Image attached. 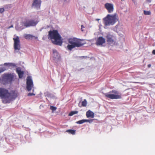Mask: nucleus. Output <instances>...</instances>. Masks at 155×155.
Returning <instances> with one entry per match:
<instances>
[{"mask_svg": "<svg viewBox=\"0 0 155 155\" xmlns=\"http://www.w3.org/2000/svg\"><path fill=\"white\" fill-rule=\"evenodd\" d=\"M35 94L32 93H29L28 94V96H31L33 95H35Z\"/></svg>", "mask_w": 155, "mask_h": 155, "instance_id": "28", "label": "nucleus"}, {"mask_svg": "<svg viewBox=\"0 0 155 155\" xmlns=\"http://www.w3.org/2000/svg\"><path fill=\"white\" fill-rule=\"evenodd\" d=\"M100 20V19H95V20H97V21H98V20Z\"/></svg>", "mask_w": 155, "mask_h": 155, "instance_id": "34", "label": "nucleus"}, {"mask_svg": "<svg viewBox=\"0 0 155 155\" xmlns=\"http://www.w3.org/2000/svg\"><path fill=\"white\" fill-rule=\"evenodd\" d=\"M53 53L54 54H58V52L56 50H53Z\"/></svg>", "mask_w": 155, "mask_h": 155, "instance_id": "27", "label": "nucleus"}, {"mask_svg": "<svg viewBox=\"0 0 155 155\" xmlns=\"http://www.w3.org/2000/svg\"><path fill=\"white\" fill-rule=\"evenodd\" d=\"M86 116L87 118L90 117L93 118L94 117V113L91 110H89L86 112Z\"/></svg>", "mask_w": 155, "mask_h": 155, "instance_id": "16", "label": "nucleus"}, {"mask_svg": "<svg viewBox=\"0 0 155 155\" xmlns=\"http://www.w3.org/2000/svg\"><path fill=\"white\" fill-rule=\"evenodd\" d=\"M48 37L54 44L60 46L61 45L62 42L61 40V37L57 30H54L49 31Z\"/></svg>", "mask_w": 155, "mask_h": 155, "instance_id": "3", "label": "nucleus"}, {"mask_svg": "<svg viewBox=\"0 0 155 155\" xmlns=\"http://www.w3.org/2000/svg\"><path fill=\"white\" fill-rule=\"evenodd\" d=\"M25 38L27 40H32L34 38L35 39H37L38 37L33 36L32 35L30 34H25L24 35Z\"/></svg>", "mask_w": 155, "mask_h": 155, "instance_id": "15", "label": "nucleus"}, {"mask_svg": "<svg viewBox=\"0 0 155 155\" xmlns=\"http://www.w3.org/2000/svg\"><path fill=\"white\" fill-rule=\"evenodd\" d=\"M82 106H80V103L78 104V106L81 107L82 106L83 107H86L87 106V102L86 99H84L83 101H82L81 102Z\"/></svg>", "mask_w": 155, "mask_h": 155, "instance_id": "18", "label": "nucleus"}, {"mask_svg": "<svg viewBox=\"0 0 155 155\" xmlns=\"http://www.w3.org/2000/svg\"><path fill=\"white\" fill-rule=\"evenodd\" d=\"M6 70V68L5 67H2L0 68V73Z\"/></svg>", "mask_w": 155, "mask_h": 155, "instance_id": "23", "label": "nucleus"}, {"mask_svg": "<svg viewBox=\"0 0 155 155\" xmlns=\"http://www.w3.org/2000/svg\"><path fill=\"white\" fill-rule=\"evenodd\" d=\"M33 81L31 77L30 76L27 77L26 82V88L28 91H31L33 87Z\"/></svg>", "mask_w": 155, "mask_h": 155, "instance_id": "10", "label": "nucleus"}, {"mask_svg": "<svg viewBox=\"0 0 155 155\" xmlns=\"http://www.w3.org/2000/svg\"><path fill=\"white\" fill-rule=\"evenodd\" d=\"M38 22V21L34 20L26 19L24 21L22 22V23L26 27H28L30 26H35Z\"/></svg>", "mask_w": 155, "mask_h": 155, "instance_id": "7", "label": "nucleus"}, {"mask_svg": "<svg viewBox=\"0 0 155 155\" xmlns=\"http://www.w3.org/2000/svg\"><path fill=\"white\" fill-rule=\"evenodd\" d=\"M151 64H149L148 65V68H150L151 67Z\"/></svg>", "mask_w": 155, "mask_h": 155, "instance_id": "33", "label": "nucleus"}, {"mask_svg": "<svg viewBox=\"0 0 155 155\" xmlns=\"http://www.w3.org/2000/svg\"><path fill=\"white\" fill-rule=\"evenodd\" d=\"M104 94L105 97L110 99H120L122 98L121 94L117 91L114 90Z\"/></svg>", "mask_w": 155, "mask_h": 155, "instance_id": "5", "label": "nucleus"}, {"mask_svg": "<svg viewBox=\"0 0 155 155\" xmlns=\"http://www.w3.org/2000/svg\"><path fill=\"white\" fill-rule=\"evenodd\" d=\"M41 3V0H33L31 7L36 8L37 9H40Z\"/></svg>", "mask_w": 155, "mask_h": 155, "instance_id": "11", "label": "nucleus"}, {"mask_svg": "<svg viewBox=\"0 0 155 155\" xmlns=\"http://www.w3.org/2000/svg\"><path fill=\"white\" fill-rule=\"evenodd\" d=\"M152 53L154 54H155V50H153L152 51Z\"/></svg>", "mask_w": 155, "mask_h": 155, "instance_id": "30", "label": "nucleus"}, {"mask_svg": "<svg viewBox=\"0 0 155 155\" xmlns=\"http://www.w3.org/2000/svg\"><path fill=\"white\" fill-rule=\"evenodd\" d=\"M17 96V93L15 91L9 92L7 89L0 88V97L4 103H9L11 100L15 99Z\"/></svg>", "mask_w": 155, "mask_h": 155, "instance_id": "1", "label": "nucleus"}, {"mask_svg": "<svg viewBox=\"0 0 155 155\" xmlns=\"http://www.w3.org/2000/svg\"><path fill=\"white\" fill-rule=\"evenodd\" d=\"M69 44L66 48L69 51H71L76 47L78 48L83 46L85 44V42L83 40L74 38L68 39Z\"/></svg>", "mask_w": 155, "mask_h": 155, "instance_id": "2", "label": "nucleus"}, {"mask_svg": "<svg viewBox=\"0 0 155 155\" xmlns=\"http://www.w3.org/2000/svg\"><path fill=\"white\" fill-rule=\"evenodd\" d=\"M13 79V77L10 74H5L2 76L0 79L1 82L3 84H6L8 82H11Z\"/></svg>", "mask_w": 155, "mask_h": 155, "instance_id": "6", "label": "nucleus"}, {"mask_svg": "<svg viewBox=\"0 0 155 155\" xmlns=\"http://www.w3.org/2000/svg\"><path fill=\"white\" fill-rule=\"evenodd\" d=\"M50 109L52 111H54L56 110L57 108L55 107L51 106L50 107Z\"/></svg>", "mask_w": 155, "mask_h": 155, "instance_id": "24", "label": "nucleus"}, {"mask_svg": "<svg viewBox=\"0 0 155 155\" xmlns=\"http://www.w3.org/2000/svg\"><path fill=\"white\" fill-rule=\"evenodd\" d=\"M104 6L108 13H110L113 12L114 8V5L112 4L107 3L105 4Z\"/></svg>", "mask_w": 155, "mask_h": 155, "instance_id": "12", "label": "nucleus"}, {"mask_svg": "<svg viewBox=\"0 0 155 155\" xmlns=\"http://www.w3.org/2000/svg\"><path fill=\"white\" fill-rule=\"evenodd\" d=\"M84 28V26L83 25H81V30L82 31H83V28Z\"/></svg>", "mask_w": 155, "mask_h": 155, "instance_id": "29", "label": "nucleus"}, {"mask_svg": "<svg viewBox=\"0 0 155 155\" xmlns=\"http://www.w3.org/2000/svg\"><path fill=\"white\" fill-rule=\"evenodd\" d=\"M105 39L102 37H100L97 39L96 44L97 45H102L105 43Z\"/></svg>", "mask_w": 155, "mask_h": 155, "instance_id": "13", "label": "nucleus"}, {"mask_svg": "<svg viewBox=\"0 0 155 155\" xmlns=\"http://www.w3.org/2000/svg\"><path fill=\"white\" fill-rule=\"evenodd\" d=\"M13 27V26L12 25H11V26H9L8 28H12Z\"/></svg>", "mask_w": 155, "mask_h": 155, "instance_id": "31", "label": "nucleus"}, {"mask_svg": "<svg viewBox=\"0 0 155 155\" xmlns=\"http://www.w3.org/2000/svg\"><path fill=\"white\" fill-rule=\"evenodd\" d=\"M107 43L111 45H115L116 39L114 35L110 34H108L106 37Z\"/></svg>", "mask_w": 155, "mask_h": 155, "instance_id": "8", "label": "nucleus"}, {"mask_svg": "<svg viewBox=\"0 0 155 155\" xmlns=\"http://www.w3.org/2000/svg\"><path fill=\"white\" fill-rule=\"evenodd\" d=\"M118 20V17L116 13L113 15L108 14L103 19L104 25L106 26L113 25Z\"/></svg>", "mask_w": 155, "mask_h": 155, "instance_id": "4", "label": "nucleus"}, {"mask_svg": "<svg viewBox=\"0 0 155 155\" xmlns=\"http://www.w3.org/2000/svg\"><path fill=\"white\" fill-rule=\"evenodd\" d=\"M65 1H67V0H65Z\"/></svg>", "mask_w": 155, "mask_h": 155, "instance_id": "35", "label": "nucleus"}, {"mask_svg": "<svg viewBox=\"0 0 155 155\" xmlns=\"http://www.w3.org/2000/svg\"><path fill=\"white\" fill-rule=\"evenodd\" d=\"M5 11L4 8H0V13H2L3 12Z\"/></svg>", "mask_w": 155, "mask_h": 155, "instance_id": "25", "label": "nucleus"}, {"mask_svg": "<svg viewBox=\"0 0 155 155\" xmlns=\"http://www.w3.org/2000/svg\"><path fill=\"white\" fill-rule=\"evenodd\" d=\"M16 71L18 75L19 78H22L24 74L23 71H21L19 68H17Z\"/></svg>", "mask_w": 155, "mask_h": 155, "instance_id": "14", "label": "nucleus"}, {"mask_svg": "<svg viewBox=\"0 0 155 155\" xmlns=\"http://www.w3.org/2000/svg\"><path fill=\"white\" fill-rule=\"evenodd\" d=\"M13 40L14 41V48L16 51H19L21 49V44L19 37L16 36L15 38H14Z\"/></svg>", "mask_w": 155, "mask_h": 155, "instance_id": "9", "label": "nucleus"}, {"mask_svg": "<svg viewBox=\"0 0 155 155\" xmlns=\"http://www.w3.org/2000/svg\"><path fill=\"white\" fill-rule=\"evenodd\" d=\"M85 122H86V120H82L77 121V123L79 124H81Z\"/></svg>", "mask_w": 155, "mask_h": 155, "instance_id": "21", "label": "nucleus"}, {"mask_svg": "<svg viewBox=\"0 0 155 155\" xmlns=\"http://www.w3.org/2000/svg\"><path fill=\"white\" fill-rule=\"evenodd\" d=\"M144 14L145 15H150L151 12L149 11H146L144 10L143 11Z\"/></svg>", "mask_w": 155, "mask_h": 155, "instance_id": "22", "label": "nucleus"}, {"mask_svg": "<svg viewBox=\"0 0 155 155\" xmlns=\"http://www.w3.org/2000/svg\"><path fill=\"white\" fill-rule=\"evenodd\" d=\"M151 0H147V1L149 2H150Z\"/></svg>", "mask_w": 155, "mask_h": 155, "instance_id": "32", "label": "nucleus"}, {"mask_svg": "<svg viewBox=\"0 0 155 155\" xmlns=\"http://www.w3.org/2000/svg\"><path fill=\"white\" fill-rule=\"evenodd\" d=\"M4 65L8 66V67L11 66L15 67L16 66L15 64L13 63H6L4 64Z\"/></svg>", "mask_w": 155, "mask_h": 155, "instance_id": "17", "label": "nucleus"}, {"mask_svg": "<svg viewBox=\"0 0 155 155\" xmlns=\"http://www.w3.org/2000/svg\"><path fill=\"white\" fill-rule=\"evenodd\" d=\"M78 111H72L68 115L69 116H72L74 114H78Z\"/></svg>", "mask_w": 155, "mask_h": 155, "instance_id": "20", "label": "nucleus"}, {"mask_svg": "<svg viewBox=\"0 0 155 155\" xmlns=\"http://www.w3.org/2000/svg\"><path fill=\"white\" fill-rule=\"evenodd\" d=\"M93 120H86V122H87L89 123H91L93 122Z\"/></svg>", "mask_w": 155, "mask_h": 155, "instance_id": "26", "label": "nucleus"}, {"mask_svg": "<svg viewBox=\"0 0 155 155\" xmlns=\"http://www.w3.org/2000/svg\"><path fill=\"white\" fill-rule=\"evenodd\" d=\"M66 131L73 135L75 134V130H68Z\"/></svg>", "mask_w": 155, "mask_h": 155, "instance_id": "19", "label": "nucleus"}]
</instances>
